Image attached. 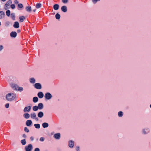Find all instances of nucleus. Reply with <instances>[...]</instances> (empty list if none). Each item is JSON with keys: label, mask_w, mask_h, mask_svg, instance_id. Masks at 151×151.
I'll return each instance as SVG.
<instances>
[{"label": "nucleus", "mask_w": 151, "mask_h": 151, "mask_svg": "<svg viewBox=\"0 0 151 151\" xmlns=\"http://www.w3.org/2000/svg\"><path fill=\"white\" fill-rule=\"evenodd\" d=\"M16 97L15 94L13 93H10L7 94L6 96V99L9 101H11L14 100Z\"/></svg>", "instance_id": "nucleus-1"}, {"label": "nucleus", "mask_w": 151, "mask_h": 151, "mask_svg": "<svg viewBox=\"0 0 151 151\" xmlns=\"http://www.w3.org/2000/svg\"><path fill=\"white\" fill-rule=\"evenodd\" d=\"M32 148V145L31 144H29L28 146H26L25 147V150L26 151H31Z\"/></svg>", "instance_id": "nucleus-2"}, {"label": "nucleus", "mask_w": 151, "mask_h": 151, "mask_svg": "<svg viewBox=\"0 0 151 151\" xmlns=\"http://www.w3.org/2000/svg\"><path fill=\"white\" fill-rule=\"evenodd\" d=\"M52 97L51 94L49 93H45V97L46 99L49 100Z\"/></svg>", "instance_id": "nucleus-3"}, {"label": "nucleus", "mask_w": 151, "mask_h": 151, "mask_svg": "<svg viewBox=\"0 0 151 151\" xmlns=\"http://www.w3.org/2000/svg\"><path fill=\"white\" fill-rule=\"evenodd\" d=\"M30 116L31 118L33 119H35L36 121L38 120V118L36 117V115L35 113L31 114H30Z\"/></svg>", "instance_id": "nucleus-4"}, {"label": "nucleus", "mask_w": 151, "mask_h": 151, "mask_svg": "<svg viewBox=\"0 0 151 151\" xmlns=\"http://www.w3.org/2000/svg\"><path fill=\"white\" fill-rule=\"evenodd\" d=\"M34 86L35 88L37 89H40L42 88V86L41 84L39 83H36L35 84Z\"/></svg>", "instance_id": "nucleus-5"}, {"label": "nucleus", "mask_w": 151, "mask_h": 151, "mask_svg": "<svg viewBox=\"0 0 151 151\" xmlns=\"http://www.w3.org/2000/svg\"><path fill=\"white\" fill-rule=\"evenodd\" d=\"M31 107V106H28L25 107L24 109V112H29L30 110Z\"/></svg>", "instance_id": "nucleus-6"}, {"label": "nucleus", "mask_w": 151, "mask_h": 151, "mask_svg": "<svg viewBox=\"0 0 151 151\" xmlns=\"http://www.w3.org/2000/svg\"><path fill=\"white\" fill-rule=\"evenodd\" d=\"M10 35L12 37L15 38L17 36V33L15 32H12L10 33Z\"/></svg>", "instance_id": "nucleus-7"}, {"label": "nucleus", "mask_w": 151, "mask_h": 151, "mask_svg": "<svg viewBox=\"0 0 151 151\" xmlns=\"http://www.w3.org/2000/svg\"><path fill=\"white\" fill-rule=\"evenodd\" d=\"M60 137V134L59 133H56L54 135V137L56 139H59Z\"/></svg>", "instance_id": "nucleus-8"}, {"label": "nucleus", "mask_w": 151, "mask_h": 151, "mask_svg": "<svg viewBox=\"0 0 151 151\" xmlns=\"http://www.w3.org/2000/svg\"><path fill=\"white\" fill-rule=\"evenodd\" d=\"M5 15V13L3 11H0V19L3 18Z\"/></svg>", "instance_id": "nucleus-9"}, {"label": "nucleus", "mask_w": 151, "mask_h": 151, "mask_svg": "<svg viewBox=\"0 0 151 151\" xmlns=\"http://www.w3.org/2000/svg\"><path fill=\"white\" fill-rule=\"evenodd\" d=\"M61 10L64 12H66L67 11V8L66 6H64L61 8Z\"/></svg>", "instance_id": "nucleus-10"}, {"label": "nucleus", "mask_w": 151, "mask_h": 151, "mask_svg": "<svg viewBox=\"0 0 151 151\" xmlns=\"http://www.w3.org/2000/svg\"><path fill=\"white\" fill-rule=\"evenodd\" d=\"M37 96L39 98L41 99L43 97L44 95L42 92H39L38 93Z\"/></svg>", "instance_id": "nucleus-11"}, {"label": "nucleus", "mask_w": 151, "mask_h": 151, "mask_svg": "<svg viewBox=\"0 0 151 151\" xmlns=\"http://www.w3.org/2000/svg\"><path fill=\"white\" fill-rule=\"evenodd\" d=\"M69 146L70 148H73L74 146V142L70 140L69 142Z\"/></svg>", "instance_id": "nucleus-12"}, {"label": "nucleus", "mask_w": 151, "mask_h": 151, "mask_svg": "<svg viewBox=\"0 0 151 151\" xmlns=\"http://www.w3.org/2000/svg\"><path fill=\"white\" fill-rule=\"evenodd\" d=\"M13 27L15 28H18L19 27V23L17 22H15L13 25Z\"/></svg>", "instance_id": "nucleus-13"}, {"label": "nucleus", "mask_w": 151, "mask_h": 151, "mask_svg": "<svg viewBox=\"0 0 151 151\" xmlns=\"http://www.w3.org/2000/svg\"><path fill=\"white\" fill-rule=\"evenodd\" d=\"M25 19V18L23 16H22L19 17V22H22Z\"/></svg>", "instance_id": "nucleus-14"}, {"label": "nucleus", "mask_w": 151, "mask_h": 151, "mask_svg": "<svg viewBox=\"0 0 151 151\" xmlns=\"http://www.w3.org/2000/svg\"><path fill=\"white\" fill-rule=\"evenodd\" d=\"M37 106L39 109H42L43 108V104L42 103H39Z\"/></svg>", "instance_id": "nucleus-15"}, {"label": "nucleus", "mask_w": 151, "mask_h": 151, "mask_svg": "<svg viewBox=\"0 0 151 151\" xmlns=\"http://www.w3.org/2000/svg\"><path fill=\"white\" fill-rule=\"evenodd\" d=\"M32 121L30 120H27L26 121V125L28 126H29L32 124Z\"/></svg>", "instance_id": "nucleus-16"}, {"label": "nucleus", "mask_w": 151, "mask_h": 151, "mask_svg": "<svg viewBox=\"0 0 151 151\" xmlns=\"http://www.w3.org/2000/svg\"><path fill=\"white\" fill-rule=\"evenodd\" d=\"M38 116L40 118L44 116V114L42 112L40 111L38 114Z\"/></svg>", "instance_id": "nucleus-17"}, {"label": "nucleus", "mask_w": 151, "mask_h": 151, "mask_svg": "<svg viewBox=\"0 0 151 151\" xmlns=\"http://www.w3.org/2000/svg\"><path fill=\"white\" fill-rule=\"evenodd\" d=\"M12 87L13 88L17 90V88H18V86L16 84H13L12 85Z\"/></svg>", "instance_id": "nucleus-18"}, {"label": "nucleus", "mask_w": 151, "mask_h": 151, "mask_svg": "<svg viewBox=\"0 0 151 151\" xmlns=\"http://www.w3.org/2000/svg\"><path fill=\"white\" fill-rule=\"evenodd\" d=\"M23 116L25 119H27L30 117V115L27 113L24 114L23 115Z\"/></svg>", "instance_id": "nucleus-19"}, {"label": "nucleus", "mask_w": 151, "mask_h": 151, "mask_svg": "<svg viewBox=\"0 0 151 151\" xmlns=\"http://www.w3.org/2000/svg\"><path fill=\"white\" fill-rule=\"evenodd\" d=\"M42 125L43 127L44 128H45L49 126L48 124L47 123H46V122L43 123L42 124Z\"/></svg>", "instance_id": "nucleus-20"}, {"label": "nucleus", "mask_w": 151, "mask_h": 151, "mask_svg": "<svg viewBox=\"0 0 151 151\" xmlns=\"http://www.w3.org/2000/svg\"><path fill=\"white\" fill-rule=\"evenodd\" d=\"M26 10L28 12H31V6H27L26 7Z\"/></svg>", "instance_id": "nucleus-21"}, {"label": "nucleus", "mask_w": 151, "mask_h": 151, "mask_svg": "<svg viewBox=\"0 0 151 151\" xmlns=\"http://www.w3.org/2000/svg\"><path fill=\"white\" fill-rule=\"evenodd\" d=\"M12 3V1L11 0H9L6 4L5 5L6 7H7L8 6H9L10 4Z\"/></svg>", "instance_id": "nucleus-22"}, {"label": "nucleus", "mask_w": 151, "mask_h": 151, "mask_svg": "<svg viewBox=\"0 0 151 151\" xmlns=\"http://www.w3.org/2000/svg\"><path fill=\"white\" fill-rule=\"evenodd\" d=\"M59 8V5L58 4H55L53 6V8L55 10H57Z\"/></svg>", "instance_id": "nucleus-23"}, {"label": "nucleus", "mask_w": 151, "mask_h": 151, "mask_svg": "<svg viewBox=\"0 0 151 151\" xmlns=\"http://www.w3.org/2000/svg\"><path fill=\"white\" fill-rule=\"evenodd\" d=\"M38 100V99L37 97H34L33 99V101L34 103H36Z\"/></svg>", "instance_id": "nucleus-24"}, {"label": "nucleus", "mask_w": 151, "mask_h": 151, "mask_svg": "<svg viewBox=\"0 0 151 151\" xmlns=\"http://www.w3.org/2000/svg\"><path fill=\"white\" fill-rule=\"evenodd\" d=\"M42 6V4L40 3H37L36 5V8L37 9L40 8Z\"/></svg>", "instance_id": "nucleus-25"}, {"label": "nucleus", "mask_w": 151, "mask_h": 151, "mask_svg": "<svg viewBox=\"0 0 151 151\" xmlns=\"http://www.w3.org/2000/svg\"><path fill=\"white\" fill-rule=\"evenodd\" d=\"M38 109V107L37 106H33L32 108L33 110L34 111H37Z\"/></svg>", "instance_id": "nucleus-26"}, {"label": "nucleus", "mask_w": 151, "mask_h": 151, "mask_svg": "<svg viewBox=\"0 0 151 151\" xmlns=\"http://www.w3.org/2000/svg\"><path fill=\"white\" fill-rule=\"evenodd\" d=\"M55 17L56 19H60V16L59 14L57 13L55 15Z\"/></svg>", "instance_id": "nucleus-27"}, {"label": "nucleus", "mask_w": 151, "mask_h": 151, "mask_svg": "<svg viewBox=\"0 0 151 151\" xmlns=\"http://www.w3.org/2000/svg\"><path fill=\"white\" fill-rule=\"evenodd\" d=\"M21 143L23 145H24L26 144V141L25 139H23L21 140Z\"/></svg>", "instance_id": "nucleus-28"}, {"label": "nucleus", "mask_w": 151, "mask_h": 151, "mask_svg": "<svg viewBox=\"0 0 151 151\" xmlns=\"http://www.w3.org/2000/svg\"><path fill=\"white\" fill-rule=\"evenodd\" d=\"M30 81L31 83H34L35 82V80L34 78H30Z\"/></svg>", "instance_id": "nucleus-29"}, {"label": "nucleus", "mask_w": 151, "mask_h": 151, "mask_svg": "<svg viewBox=\"0 0 151 151\" xmlns=\"http://www.w3.org/2000/svg\"><path fill=\"white\" fill-rule=\"evenodd\" d=\"M35 127L37 129H39L40 127V124H35L34 125Z\"/></svg>", "instance_id": "nucleus-30"}, {"label": "nucleus", "mask_w": 151, "mask_h": 151, "mask_svg": "<svg viewBox=\"0 0 151 151\" xmlns=\"http://www.w3.org/2000/svg\"><path fill=\"white\" fill-rule=\"evenodd\" d=\"M10 11L9 10H8L6 11V15L8 16H9L10 15Z\"/></svg>", "instance_id": "nucleus-31"}, {"label": "nucleus", "mask_w": 151, "mask_h": 151, "mask_svg": "<svg viewBox=\"0 0 151 151\" xmlns=\"http://www.w3.org/2000/svg\"><path fill=\"white\" fill-rule=\"evenodd\" d=\"M118 115L119 117H122L123 116V112L122 111H119L118 113Z\"/></svg>", "instance_id": "nucleus-32"}, {"label": "nucleus", "mask_w": 151, "mask_h": 151, "mask_svg": "<svg viewBox=\"0 0 151 151\" xmlns=\"http://www.w3.org/2000/svg\"><path fill=\"white\" fill-rule=\"evenodd\" d=\"M11 17H12V19L13 20H15V15H14V13H12L11 14Z\"/></svg>", "instance_id": "nucleus-33"}, {"label": "nucleus", "mask_w": 151, "mask_h": 151, "mask_svg": "<svg viewBox=\"0 0 151 151\" xmlns=\"http://www.w3.org/2000/svg\"><path fill=\"white\" fill-rule=\"evenodd\" d=\"M146 130L147 131V132H146V131H145V129H144L143 131V133L144 134H145L149 132V130L148 129H146Z\"/></svg>", "instance_id": "nucleus-34"}, {"label": "nucleus", "mask_w": 151, "mask_h": 151, "mask_svg": "<svg viewBox=\"0 0 151 151\" xmlns=\"http://www.w3.org/2000/svg\"><path fill=\"white\" fill-rule=\"evenodd\" d=\"M18 6L19 8H22L23 7V5H22V4H18Z\"/></svg>", "instance_id": "nucleus-35"}, {"label": "nucleus", "mask_w": 151, "mask_h": 151, "mask_svg": "<svg viewBox=\"0 0 151 151\" xmlns=\"http://www.w3.org/2000/svg\"><path fill=\"white\" fill-rule=\"evenodd\" d=\"M24 131L27 132H29V129H28L27 127H24Z\"/></svg>", "instance_id": "nucleus-36"}, {"label": "nucleus", "mask_w": 151, "mask_h": 151, "mask_svg": "<svg viewBox=\"0 0 151 151\" xmlns=\"http://www.w3.org/2000/svg\"><path fill=\"white\" fill-rule=\"evenodd\" d=\"M18 90L19 91H22L23 90V88L20 87L18 88Z\"/></svg>", "instance_id": "nucleus-37"}, {"label": "nucleus", "mask_w": 151, "mask_h": 151, "mask_svg": "<svg viewBox=\"0 0 151 151\" xmlns=\"http://www.w3.org/2000/svg\"><path fill=\"white\" fill-rule=\"evenodd\" d=\"M11 7L12 9H14L15 8V6L14 4H12L11 5Z\"/></svg>", "instance_id": "nucleus-38"}, {"label": "nucleus", "mask_w": 151, "mask_h": 151, "mask_svg": "<svg viewBox=\"0 0 151 151\" xmlns=\"http://www.w3.org/2000/svg\"><path fill=\"white\" fill-rule=\"evenodd\" d=\"M62 2L64 3H66L68 1V0H62Z\"/></svg>", "instance_id": "nucleus-39"}, {"label": "nucleus", "mask_w": 151, "mask_h": 151, "mask_svg": "<svg viewBox=\"0 0 151 151\" xmlns=\"http://www.w3.org/2000/svg\"><path fill=\"white\" fill-rule=\"evenodd\" d=\"M100 1V0H92L94 4L96 3L98 1Z\"/></svg>", "instance_id": "nucleus-40"}, {"label": "nucleus", "mask_w": 151, "mask_h": 151, "mask_svg": "<svg viewBox=\"0 0 151 151\" xmlns=\"http://www.w3.org/2000/svg\"><path fill=\"white\" fill-rule=\"evenodd\" d=\"M44 140H45V138L43 137H41L40 138V140L42 142L44 141Z\"/></svg>", "instance_id": "nucleus-41"}, {"label": "nucleus", "mask_w": 151, "mask_h": 151, "mask_svg": "<svg viewBox=\"0 0 151 151\" xmlns=\"http://www.w3.org/2000/svg\"><path fill=\"white\" fill-rule=\"evenodd\" d=\"M9 104L8 103H7L5 105V107L6 108H8L9 107Z\"/></svg>", "instance_id": "nucleus-42"}, {"label": "nucleus", "mask_w": 151, "mask_h": 151, "mask_svg": "<svg viewBox=\"0 0 151 151\" xmlns=\"http://www.w3.org/2000/svg\"><path fill=\"white\" fill-rule=\"evenodd\" d=\"M34 151H40V150L39 148H37L35 149Z\"/></svg>", "instance_id": "nucleus-43"}, {"label": "nucleus", "mask_w": 151, "mask_h": 151, "mask_svg": "<svg viewBox=\"0 0 151 151\" xmlns=\"http://www.w3.org/2000/svg\"><path fill=\"white\" fill-rule=\"evenodd\" d=\"M14 4H17L18 3V1L17 0H15L14 1Z\"/></svg>", "instance_id": "nucleus-44"}, {"label": "nucleus", "mask_w": 151, "mask_h": 151, "mask_svg": "<svg viewBox=\"0 0 151 151\" xmlns=\"http://www.w3.org/2000/svg\"><path fill=\"white\" fill-rule=\"evenodd\" d=\"M76 150L77 151H78L79 150V147L78 146L76 148Z\"/></svg>", "instance_id": "nucleus-45"}, {"label": "nucleus", "mask_w": 151, "mask_h": 151, "mask_svg": "<svg viewBox=\"0 0 151 151\" xmlns=\"http://www.w3.org/2000/svg\"><path fill=\"white\" fill-rule=\"evenodd\" d=\"M3 48V46L2 45H0V51H1Z\"/></svg>", "instance_id": "nucleus-46"}, {"label": "nucleus", "mask_w": 151, "mask_h": 151, "mask_svg": "<svg viewBox=\"0 0 151 151\" xmlns=\"http://www.w3.org/2000/svg\"><path fill=\"white\" fill-rule=\"evenodd\" d=\"M30 139L31 141H33L34 140V137H31L30 138Z\"/></svg>", "instance_id": "nucleus-47"}, {"label": "nucleus", "mask_w": 151, "mask_h": 151, "mask_svg": "<svg viewBox=\"0 0 151 151\" xmlns=\"http://www.w3.org/2000/svg\"><path fill=\"white\" fill-rule=\"evenodd\" d=\"M23 137L24 138H26V134H24L23 135Z\"/></svg>", "instance_id": "nucleus-48"}, {"label": "nucleus", "mask_w": 151, "mask_h": 151, "mask_svg": "<svg viewBox=\"0 0 151 151\" xmlns=\"http://www.w3.org/2000/svg\"><path fill=\"white\" fill-rule=\"evenodd\" d=\"M17 31L18 33H19L20 32V30L19 29H18L17 30Z\"/></svg>", "instance_id": "nucleus-49"}, {"label": "nucleus", "mask_w": 151, "mask_h": 151, "mask_svg": "<svg viewBox=\"0 0 151 151\" xmlns=\"http://www.w3.org/2000/svg\"><path fill=\"white\" fill-rule=\"evenodd\" d=\"M36 9H34L33 10V11L34 12H35L36 11Z\"/></svg>", "instance_id": "nucleus-50"}, {"label": "nucleus", "mask_w": 151, "mask_h": 151, "mask_svg": "<svg viewBox=\"0 0 151 151\" xmlns=\"http://www.w3.org/2000/svg\"><path fill=\"white\" fill-rule=\"evenodd\" d=\"M1 1H6V0H1Z\"/></svg>", "instance_id": "nucleus-51"}, {"label": "nucleus", "mask_w": 151, "mask_h": 151, "mask_svg": "<svg viewBox=\"0 0 151 151\" xmlns=\"http://www.w3.org/2000/svg\"><path fill=\"white\" fill-rule=\"evenodd\" d=\"M150 107L151 108V104L150 105Z\"/></svg>", "instance_id": "nucleus-52"}, {"label": "nucleus", "mask_w": 151, "mask_h": 151, "mask_svg": "<svg viewBox=\"0 0 151 151\" xmlns=\"http://www.w3.org/2000/svg\"><path fill=\"white\" fill-rule=\"evenodd\" d=\"M1 22H0V26H1Z\"/></svg>", "instance_id": "nucleus-53"}]
</instances>
